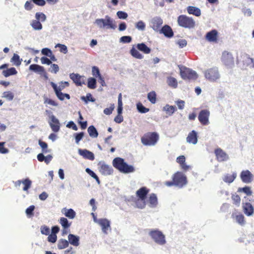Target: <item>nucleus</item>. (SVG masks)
<instances>
[{
	"label": "nucleus",
	"instance_id": "32",
	"mask_svg": "<svg viewBox=\"0 0 254 254\" xmlns=\"http://www.w3.org/2000/svg\"><path fill=\"white\" fill-rule=\"evenodd\" d=\"M29 68V70L39 73L45 72V70L43 66L36 64H32L30 65Z\"/></svg>",
	"mask_w": 254,
	"mask_h": 254
},
{
	"label": "nucleus",
	"instance_id": "45",
	"mask_svg": "<svg viewBox=\"0 0 254 254\" xmlns=\"http://www.w3.org/2000/svg\"><path fill=\"white\" fill-rule=\"evenodd\" d=\"M231 198L233 200V204L239 206L241 202V198L240 196L236 193H234L232 194Z\"/></svg>",
	"mask_w": 254,
	"mask_h": 254
},
{
	"label": "nucleus",
	"instance_id": "29",
	"mask_svg": "<svg viewBox=\"0 0 254 254\" xmlns=\"http://www.w3.org/2000/svg\"><path fill=\"white\" fill-rule=\"evenodd\" d=\"M187 10L189 14H192L196 16H199L201 15V10L198 7L189 6L187 8Z\"/></svg>",
	"mask_w": 254,
	"mask_h": 254
},
{
	"label": "nucleus",
	"instance_id": "15",
	"mask_svg": "<svg viewBox=\"0 0 254 254\" xmlns=\"http://www.w3.org/2000/svg\"><path fill=\"white\" fill-rule=\"evenodd\" d=\"M240 178L243 182L248 184L253 181L254 176L249 170H246L241 172Z\"/></svg>",
	"mask_w": 254,
	"mask_h": 254
},
{
	"label": "nucleus",
	"instance_id": "52",
	"mask_svg": "<svg viewBox=\"0 0 254 254\" xmlns=\"http://www.w3.org/2000/svg\"><path fill=\"white\" fill-rule=\"evenodd\" d=\"M35 17L37 20H41L42 22L45 21L46 19L45 14L42 12H37L35 14Z\"/></svg>",
	"mask_w": 254,
	"mask_h": 254
},
{
	"label": "nucleus",
	"instance_id": "24",
	"mask_svg": "<svg viewBox=\"0 0 254 254\" xmlns=\"http://www.w3.org/2000/svg\"><path fill=\"white\" fill-rule=\"evenodd\" d=\"M78 153L85 159L92 161L95 158L94 154L92 152L86 149H79Z\"/></svg>",
	"mask_w": 254,
	"mask_h": 254
},
{
	"label": "nucleus",
	"instance_id": "23",
	"mask_svg": "<svg viewBox=\"0 0 254 254\" xmlns=\"http://www.w3.org/2000/svg\"><path fill=\"white\" fill-rule=\"evenodd\" d=\"M176 162L180 164L181 169L184 171L189 170L190 167L186 163V157L184 155H181L176 159Z\"/></svg>",
	"mask_w": 254,
	"mask_h": 254
},
{
	"label": "nucleus",
	"instance_id": "37",
	"mask_svg": "<svg viewBox=\"0 0 254 254\" xmlns=\"http://www.w3.org/2000/svg\"><path fill=\"white\" fill-rule=\"evenodd\" d=\"M69 242L65 239H60L58 244V248L60 250L64 249L68 246Z\"/></svg>",
	"mask_w": 254,
	"mask_h": 254
},
{
	"label": "nucleus",
	"instance_id": "27",
	"mask_svg": "<svg viewBox=\"0 0 254 254\" xmlns=\"http://www.w3.org/2000/svg\"><path fill=\"white\" fill-rule=\"evenodd\" d=\"M99 224L101 226L102 231L107 234V231L110 228V221L107 219H100L99 220Z\"/></svg>",
	"mask_w": 254,
	"mask_h": 254
},
{
	"label": "nucleus",
	"instance_id": "13",
	"mask_svg": "<svg viewBox=\"0 0 254 254\" xmlns=\"http://www.w3.org/2000/svg\"><path fill=\"white\" fill-rule=\"evenodd\" d=\"M210 111L207 109H204L200 111L198 116V119L202 126H206L209 124V118Z\"/></svg>",
	"mask_w": 254,
	"mask_h": 254
},
{
	"label": "nucleus",
	"instance_id": "58",
	"mask_svg": "<svg viewBox=\"0 0 254 254\" xmlns=\"http://www.w3.org/2000/svg\"><path fill=\"white\" fill-rule=\"evenodd\" d=\"M75 142L76 143H78L80 140L82 139L84 136V132H81L79 133H76L74 134Z\"/></svg>",
	"mask_w": 254,
	"mask_h": 254
},
{
	"label": "nucleus",
	"instance_id": "43",
	"mask_svg": "<svg viewBox=\"0 0 254 254\" xmlns=\"http://www.w3.org/2000/svg\"><path fill=\"white\" fill-rule=\"evenodd\" d=\"M147 98L152 104H155L156 102V94L155 92L153 91L149 92L147 94Z\"/></svg>",
	"mask_w": 254,
	"mask_h": 254
},
{
	"label": "nucleus",
	"instance_id": "62",
	"mask_svg": "<svg viewBox=\"0 0 254 254\" xmlns=\"http://www.w3.org/2000/svg\"><path fill=\"white\" fill-rule=\"evenodd\" d=\"M4 142H0V153L5 154L8 152V149L4 147Z\"/></svg>",
	"mask_w": 254,
	"mask_h": 254
},
{
	"label": "nucleus",
	"instance_id": "49",
	"mask_svg": "<svg viewBox=\"0 0 254 254\" xmlns=\"http://www.w3.org/2000/svg\"><path fill=\"white\" fill-rule=\"evenodd\" d=\"M238 191H243L244 193L247 194L248 195H251L252 194V191L251 190V188L249 187H245L244 188H240L238 189Z\"/></svg>",
	"mask_w": 254,
	"mask_h": 254
},
{
	"label": "nucleus",
	"instance_id": "54",
	"mask_svg": "<svg viewBox=\"0 0 254 254\" xmlns=\"http://www.w3.org/2000/svg\"><path fill=\"white\" fill-rule=\"evenodd\" d=\"M92 74L95 77H98L101 75L99 68L96 66L92 67Z\"/></svg>",
	"mask_w": 254,
	"mask_h": 254
},
{
	"label": "nucleus",
	"instance_id": "11",
	"mask_svg": "<svg viewBox=\"0 0 254 254\" xmlns=\"http://www.w3.org/2000/svg\"><path fill=\"white\" fill-rule=\"evenodd\" d=\"M51 85L54 89L57 97L59 100L63 101L64 98H66L68 100L70 99V97L68 94L63 93L61 92V91L64 89V86L58 87L56 84L53 82H51Z\"/></svg>",
	"mask_w": 254,
	"mask_h": 254
},
{
	"label": "nucleus",
	"instance_id": "26",
	"mask_svg": "<svg viewBox=\"0 0 254 254\" xmlns=\"http://www.w3.org/2000/svg\"><path fill=\"white\" fill-rule=\"evenodd\" d=\"M187 141L189 143L195 144L197 142V132L195 130H192L190 131L187 137Z\"/></svg>",
	"mask_w": 254,
	"mask_h": 254
},
{
	"label": "nucleus",
	"instance_id": "25",
	"mask_svg": "<svg viewBox=\"0 0 254 254\" xmlns=\"http://www.w3.org/2000/svg\"><path fill=\"white\" fill-rule=\"evenodd\" d=\"M146 202V203H148L149 204L150 207H156L158 204V198L156 194L154 193L150 194Z\"/></svg>",
	"mask_w": 254,
	"mask_h": 254
},
{
	"label": "nucleus",
	"instance_id": "21",
	"mask_svg": "<svg viewBox=\"0 0 254 254\" xmlns=\"http://www.w3.org/2000/svg\"><path fill=\"white\" fill-rule=\"evenodd\" d=\"M243 209L245 214L248 216H251L254 212V208L252 204L248 202L243 203Z\"/></svg>",
	"mask_w": 254,
	"mask_h": 254
},
{
	"label": "nucleus",
	"instance_id": "17",
	"mask_svg": "<svg viewBox=\"0 0 254 254\" xmlns=\"http://www.w3.org/2000/svg\"><path fill=\"white\" fill-rule=\"evenodd\" d=\"M51 122L49 123L50 126L52 130L54 132H58L60 128V124L59 121L54 115L50 116Z\"/></svg>",
	"mask_w": 254,
	"mask_h": 254
},
{
	"label": "nucleus",
	"instance_id": "9",
	"mask_svg": "<svg viewBox=\"0 0 254 254\" xmlns=\"http://www.w3.org/2000/svg\"><path fill=\"white\" fill-rule=\"evenodd\" d=\"M175 185L182 187L187 183V177L182 172H177L174 174L172 178Z\"/></svg>",
	"mask_w": 254,
	"mask_h": 254
},
{
	"label": "nucleus",
	"instance_id": "64",
	"mask_svg": "<svg viewBox=\"0 0 254 254\" xmlns=\"http://www.w3.org/2000/svg\"><path fill=\"white\" fill-rule=\"evenodd\" d=\"M117 16L120 19H126L127 17V14L122 11H119L117 13Z\"/></svg>",
	"mask_w": 254,
	"mask_h": 254
},
{
	"label": "nucleus",
	"instance_id": "8",
	"mask_svg": "<svg viewBox=\"0 0 254 254\" xmlns=\"http://www.w3.org/2000/svg\"><path fill=\"white\" fill-rule=\"evenodd\" d=\"M180 75L181 77L184 80L195 79L197 77V75L195 71L186 67H183L180 68Z\"/></svg>",
	"mask_w": 254,
	"mask_h": 254
},
{
	"label": "nucleus",
	"instance_id": "16",
	"mask_svg": "<svg viewBox=\"0 0 254 254\" xmlns=\"http://www.w3.org/2000/svg\"><path fill=\"white\" fill-rule=\"evenodd\" d=\"M99 171L102 175L108 176L113 173L114 170L111 166L103 163L100 164Z\"/></svg>",
	"mask_w": 254,
	"mask_h": 254
},
{
	"label": "nucleus",
	"instance_id": "30",
	"mask_svg": "<svg viewBox=\"0 0 254 254\" xmlns=\"http://www.w3.org/2000/svg\"><path fill=\"white\" fill-rule=\"evenodd\" d=\"M62 212L66 217L70 219H73L76 215L75 212L71 208H64L62 209Z\"/></svg>",
	"mask_w": 254,
	"mask_h": 254
},
{
	"label": "nucleus",
	"instance_id": "6",
	"mask_svg": "<svg viewBox=\"0 0 254 254\" xmlns=\"http://www.w3.org/2000/svg\"><path fill=\"white\" fill-rule=\"evenodd\" d=\"M95 23H96L100 28H106L115 29L116 28V25L114 20L108 15H106L104 19L99 18L96 19Z\"/></svg>",
	"mask_w": 254,
	"mask_h": 254
},
{
	"label": "nucleus",
	"instance_id": "51",
	"mask_svg": "<svg viewBox=\"0 0 254 254\" xmlns=\"http://www.w3.org/2000/svg\"><path fill=\"white\" fill-rule=\"evenodd\" d=\"M81 99L85 103H87L88 101L93 102L95 101V99L92 97V95L90 93H87L86 97L82 96Z\"/></svg>",
	"mask_w": 254,
	"mask_h": 254
},
{
	"label": "nucleus",
	"instance_id": "50",
	"mask_svg": "<svg viewBox=\"0 0 254 254\" xmlns=\"http://www.w3.org/2000/svg\"><path fill=\"white\" fill-rule=\"evenodd\" d=\"M86 172L92 178L95 179L98 184H100V180L96 174L89 168L86 169Z\"/></svg>",
	"mask_w": 254,
	"mask_h": 254
},
{
	"label": "nucleus",
	"instance_id": "53",
	"mask_svg": "<svg viewBox=\"0 0 254 254\" xmlns=\"http://www.w3.org/2000/svg\"><path fill=\"white\" fill-rule=\"evenodd\" d=\"M44 104H48L53 106H58V104L52 99H49L47 97H44Z\"/></svg>",
	"mask_w": 254,
	"mask_h": 254
},
{
	"label": "nucleus",
	"instance_id": "40",
	"mask_svg": "<svg viewBox=\"0 0 254 254\" xmlns=\"http://www.w3.org/2000/svg\"><path fill=\"white\" fill-rule=\"evenodd\" d=\"M236 177V174L235 173L232 175L227 174L223 178V181L228 183H232Z\"/></svg>",
	"mask_w": 254,
	"mask_h": 254
},
{
	"label": "nucleus",
	"instance_id": "34",
	"mask_svg": "<svg viewBox=\"0 0 254 254\" xmlns=\"http://www.w3.org/2000/svg\"><path fill=\"white\" fill-rule=\"evenodd\" d=\"M168 85L173 88H176L178 87V81L177 79L172 76L168 77L167 78Z\"/></svg>",
	"mask_w": 254,
	"mask_h": 254
},
{
	"label": "nucleus",
	"instance_id": "22",
	"mask_svg": "<svg viewBox=\"0 0 254 254\" xmlns=\"http://www.w3.org/2000/svg\"><path fill=\"white\" fill-rule=\"evenodd\" d=\"M218 38V32L216 30H212L207 32L205 35V39L210 42H217Z\"/></svg>",
	"mask_w": 254,
	"mask_h": 254
},
{
	"label": "nucleus",
	"instance_id": "56",
	"mask_svg": "<svg viewBox=\"0 0 254 254\" xmlns=\"http://www.w3.org/2000/svg\"><path fill=\"white\" fill-rule=\"evenodd\" d=\"M49 71L51 72L57 73L59 71V67L58 65L55 64H51V67L49 69Z\"/></svg>",
	"mask_w": 254,
	"mask_h": 254
},
{
	"label": "nucleus",
	"instance_id": "44",
	"mask_svg": "<svg viewBox=\"0 0 254 254\" xmlns=\"http://www.w3.org/2000/svg\"><path fill=\"white\" fill-rule=\"evenodd\" d=\"M87 86L89 88L94 89L96 87V80L93 77L88 79Z\"/></svg>",
	"mask_w": 254,
	"mask_h": 254
},
{
	"label": "nucleus",
	"instance_id": "60",
	"mask_svg": "<svg viewBox=\"0 0 254 254\" xmlns=\"http://www.w3.org/2000/svg\"><path fill=\"white\" fill-rule=\"evenodd\" d=\"M237 222L241 225H243L245 223V218L243 215L239 214L236 216Z\"/></svg>",
	"mask_w": 254,
	"mask_h": 254
},
{
	"label": "nucleus",
	"instance_id": "46",
	"mask_svg": "<svg viewBox=\"0 0 254 254\" xmlns=\"http://www.w3.org/2000/svg\"><path fill=\"white\" fill-rule=\"evenodd\" d=\"M136 107L138 111L141 113H146L149 111V108L145 107L140 102L136 104Z\"/></svg>",
	"mask_w": 254,
	"mask_h": 254
},
{
	"label": "nucleus",
	"instance_id": "10",
	"mask_svg": "<svg viewBox=\"0 0 254 254\" xmlns=\"http://www.w3.org/2000/svg\"><path fill=\"white\" fill-rule=\"evenodd\" d=\"M221 61L228 67H231L234 64V58L232 54L227 51L223 52Z\"/></svg>",
	"mask_w": 254,
	"mask_h": 254
},
{
	"label": "nucleus",
	"instance_id": "3",
	"mask_svg": "<svg viewBox=\"0 0 254 254\" xmlns=\"http://www.w3.org/2000/svg\"><path fill=\"white\" fill-rule=\"evenodd\" d=\"M136 47L137 49L133 46L130 50V55L136 59L140 60L143 58V56L138 50L145 54H148L151 52V49L143 43L137 44Z\"/></svg>",
	"mask_w": 254,
	"mask_h": 254
},
{
	"label": "nucleus",
	"instance_id": "42",
	"mask_svg": "<svg viewBox=\"0 0 254 254\" xmlns=\"http://www.w3.org/2000/svg\"><path fill=\"white\" fill-rule=\"evenodd\" d=\"M39 145L42 148V151L43 153H47L50 152V150L48 148V144L46 142L42 141L41 140H39L38 141Z\"/></svg>",
	"mask_w": 254,
	"mask_h": 254
},
{
	"label": "nucleus",
	"instance_id": "47",
	"mask_svg": "<svg viewBox=\"0 0 254 254\" xmlns=\"http://www.w3.org/2000/svg\"><path fill=\"white\" fill-rule=\"evenodd\" d=\"M2 97L6 98L8 101H11L13 99L14 94L11 91H5L3 93Z\"/></svg>",
	"mask_w": 254,
	"mask_h": 254
},
{
	"label": "nucleus",
	"instance_id": "48",
	"mask_svg": "<svg viewBox=\"0 0 254 254\" xmlns=\"http://www.w3.org/2000/svg\"><path fill=\"white\" fill-rule=\"evenodd\" d=\"M244 64L247 66L254 67V60L250 57H247L244 61Z\"/></svg>",
	"mask_w": 254,
	"mask_h": 254
},
{
	"label": "nucleus",
	"instance_id": "4",
	"mask_svg": "<svg viewBox=\"0 0 254 254\" xmlns=\"http://www.w3.org/2000/svg\"><path fill=\"white\" fill-rule=\"evenodd\" d=\"M159 139V134L156 132H148L141 137V143L145 146L155 145Z\"/></svg>",
	"mask_w": 254,
	"mask_h": 254
},
{
	"label": "nucleus",
	"instance_id": "41",
	"mask_svg": "<svg viewBox=\"0 0 254 254\" xmlns=\"http://www.w3.org/2000/svg\"><path fill=\"white\" fill-rule=\"evenodd\" d=\"M59 223L63 228H69L71 225V223H69L67 219L64 217H61L59 220Z\"/></svg>",
	"mask_w": 254,
	"mask_h": 254
},
{
	"label": "nucleus",
	"instance_id": "39",
	"mask_svg": "<svg viewBox=\"0 0 254 254\" xmlns=\"http://www.w3.org/2000/svg\"><path fill=\"white\" fill-rule=\"evenodd\" d=\"M31 25L32 28L35 30H40L42 29V25L40 23V21L38 20H33L31 23Z\"/></svg>",
	"mask_w": 254,
	"mask_h": 254
},
{
	"label": "nucleus",
	"instance_id": "33",
	"mask_svg": "<svg viewBox=\"0 0 254 254\" xmlns=\"http://www.w3.org/2000/svg\"><path fill=\"white\" fill-rule=\"evenodd\" d=\"M163 110L165 111L169 116H172L177 110V109L174 106L167 104L163 107Z\"/></svg>",
	"mask_w": 254,
	"mask_h": 254
},
{
	"label": "nucleus",
	"instance_id": "59",
	"mask_svg": "<svg viewBox=\"0 0 254 254\" xmlns=\"http://www.w3.org/2000/svg\"><path fill=\"white\" fill-rule=\"evenodd\" d=\"M57 236L56 235L54 234H49V235H48V241L49 242H51L52 243H55L57 241Z\"/></svg>",
	"mask_w": 254,
	"mask_h": 254
},
{
	"label": "nucleus",
	"instance_id": "35",
	"mask_svg": "<svg viewBox=\"0 0 254 254\" xmlns=\"http://www.w3.org/2000/svg\"><path fill=\"white\" fill-rule=\"evenodd\" d=\"M2 73L4 76L8 77L10 75L16 74L17 73V71L14 67H11L7 69L6 70H3Z\"/></svg>",
	"mask_w": 254,
	"mask_h": 254
},
{
	"label": "nucleus",
	"instance_id": "36",
	"mask_svg": "<svg viewBox=\"0 0 254 254\" xmlns=\"http://www.w3.org/2000/svg\"><path fill=\"white\" fill-rule=\"evenodd\" d=\"M87 131L89 135L92 137H97L98 135V133L96 128L93 126H89Z\"/></svg>",
	"mask_w": 254,
	"mask_h": 254
},
{
	"label": "nucleus",
	"instance_id": "18",
	"mask_svg": "<svg viewBox=\"0 0 254 254\" xmlns=\"http://www.w3.org/2000/svg\"><path fill=\"white\" fill-rule=\"evenodd\" d=\"M69 76L77 86H82L83 84H85V81L83 79V77L80 76L77 73H71L70 74Z\"/></svg>",
	"mask_w": 254,
	"mask_h": 254
},
{
	"label": "nucleus",
	"instance_id": "28",
	"mask_svg": "<svg viewBox=\"0 0 254 254\" xmlns=\"http://www.w3.org/2000/svg\"><path fill=\"white\" fill-rule=\"evenodd\" d=\"M160 32L163 33L166 37L171 38L174 35L172 28L169 25L164 26L160 30Z\"/></svg>",
	"mask_w": 254,
	"mask_h": 254
},
{
	"label": "nucleus",
	"instance_id": "2",
	"mask_svg": "<svg viewBox=\"0 0 254 254\" xmlns=\"http://www.w3.org/2000/svg\"><path fill=\"white\" fill-rule=\"evenodd\" d=\"M150 190L146 187H142L136 191V196L138 198L136 201V205L137 208L143 209L146 205L145 199L147 195L149 192Z\"/></svg>",
	"mask_w": 254,
	"mask_h": 254
},
{
	"label": "nucleus",
	"instance_id": "7",
	"mask_svg": "<svg viewBox=\"0 0 254 254\" xmlns=\"http://www.w3.org/2000/svg\"><path fill=\"white\" fill-rule=\"evenodd\" d=\"M149 234L157 244L163 245L166 244L165 235L161 231L158 230H153L149 232Z\"/></svg>",
	"mask_w": 254,
	"mask_h": 254
},
{
	"label": "nucleus",
	"instance_id": "57",
	"mask_svg": "<svg viewBox=\"0 0 254 254\" xmlns=\"http://www.w3.org/2000/svg\"><path fill=\"white\" fill-rule=\"evenodd\" d=\"M132 38L129 36H124L120 38V42L124 43H129L131 41Z\"/></svg>",
	"mask_w": 254,
	"mask_h": 254
},
{
	"label": "nucleus",
	"instance_id": "61",
	"mask_svg": "<svg viewBox=\"0 0 254 254\" xmlns=\"http://www.w3.org/2000/svg\"><path fill=\"white\" fill-rule=\"evenodd\" d=\"M135 27L139 30H144L145 28V24L142 21H139L136 23Z\"/></svg>",
	"mask_w": 254,
	"mask_h": 254
},
{
	"label": "nucleus",
	"instance_id": "63",
	"mask_svg": "<svg viewBox=\"0 0 254 254\" xmlns=\"http://www.w3.org/2000/svg\"><path fill=\"white\" fill-rule=\"evenodd\" d=\"M114 109V104L111 105L109 108H105L104 110V113L107 115H109L112 113Z\"/></svg>",
	"mask_w": 254,
	"mask_h": 254
},
{
	"label": "nucleus",
	"instance_id": "19",
	"mask_svg": "<svg viewBox=\"0 0 254 254\" xmlns=\"http://www.w3.org/2000/svg\"><path fill=\"white\" fill-rule=\"evenodd\" d=\"M22 183L24 187L23 190L24 191H28V189L31 187L32 182L28 178L24 179L22 181L18 180L14 183V185L16 187H19L21 184Z\"/></svg>",
	"mask_w": 254,
	"mask_h": 254
},
{
	"label": "nucleus",
	"instance_id": "55",
	"mask_svg": "<svg viewBox=\"0 0 254 254\" xmlns=\"http://www.w3.org/2000/svg\"><path fill=\"white\" fill-rule=\"evenodd\" d=\"M40 230L41 233L43 235H48L50 233V228L46 225L42 226L40 228Z\"/></svg>",
	"mask_w": 254,
	"mask_h": 254
},
{
	"label": "nucleus",
	"instance_id": "31",
	"mask_svg": "<svg viewBox=\"0 0 254 254\" xmlns=\"http://www.w3.org/2000/svg\"><path fill=\"white\" fill-rule=\"evenodd\" d=\"M68 242L72 245L77 247L79 245V238L73 234H69L68 236Z\"/></svg>",
	"mask_w": 254,
	"mask_h": 254
},
{
	"label": "nucleus",
	"instance_id": "5",
	"mask_svg": "<svg viewBox=\"0 0 254 254\" xmlns=\"http://www.w3.org/2000/svg\"><path fill=\"white\" fill-rule=\"evenodd\" d=\"M177 22L180 26L185 28L192 29L195 26V22L193 18L184 14L178 17Z\"/></svg>",
	"mask_w": 254,
	"mask_h": 254
},
{
	"label": "nucleus",
	"instance_id": "20",
	"mask_svg": "<svg viewBox=\"0 0 254 254\" xmlns=\"http://www.w3.org/2000/svg\"><path fill=\"white\" fill-rule=\"evenodd\" d=\"M151 27L156 31L160 30V28L163 24V20L158 17L153 18L151 22Z\"/></svg>",
	"mask_w": 254,
	"mask_h": 254
},
{
	"label": "nucleus",
	"instance_id": "14",
	"mask_svg": "<svg viewBox=\"0 0 254 254\" xmlns=\"http://www.w3.org/2000/svg\"><path fill=\"white\" fill-rule=\"evenodd\" d=\"M214 153L216 156V159L219 162L226 161L229 158V156L227 154L220 148L215 149L214 150Z\"/></svg>",
	"mask_w": 254,
	"mask_h": 254
},
{
	"label": "nucleus",
	"instance_id": "12",
	"mask_svg": "<svg viewBox=\"0 0 254 254\" xmlns=\"http://www.w3.org/2000/svg\"><path fill=\"white\" fill-rule=\"evenodd\" d=\"M206 78L211 81H215L220 77L217 68L215 67L209 68L204 72Z\"/></svg>",
	"mask_w": 254,
	"mask_h": 254
},
{
	"label": "nucleus",
	"instance_id": "1",
	"mask_svg": "<svg viewBox=\"0 0 254 254\" xmlns=\"http://www.w3.org/2000/svg\"><path fill=\"white\" fill-rule=\"evenodd\" d=\"M113 165L120 172L125 174L132 173L135 171L132 166L128 165L123 158L120 157L115 158L113 160Z\"/></svg>",
	"mask_w": 254,
	"mask_h": 254
},
{
	"label": "nucleus",
	"instance_id": "38",
	"mask_svg": "<svg viewBox=\"0 0 254 254\" xmlns=\"http://www.w3.org/2000/svg\"><path fill=\"white\" fill-rule=\"evenodd\" d=\"M10 61L16 66H19L21 64L22 59H20L19 56L17 54H14Z\"/></svg>",
	"mask_w": 254,
	"mask_h": 254
}]
</instances>
